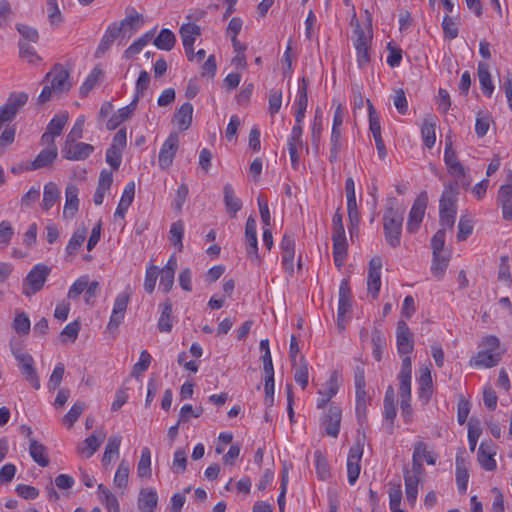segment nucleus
<instances>
[{"instance_id": "obj_7", "label": "nucleus", "mask_w": 512, "mask_h": 512, "mask_svg": "<svg viewBox=\"0 0 512 512\" xmlns=\"http://www.w3.org/2000/svg\"><path fill=\"white\" fill-rule=\"evenodd\" d=\"M427 207V196L422 192L414 201L409 212L406 229L413 234L419 230Z\"/></svg>"}, {"instance_id": "obj_6", "label": "nucleus", "mask_w": 512, "mask_h": 512, "mask_svg": "<svg viewBox=\"0 0 512 512\" xmlns=\"http://www.w3.org/2000/svg\"><path fill=\"white\" fill-rule=\"evenodd\" d=\"M444 162L450 175L456 179L455 182H460L463 186L468 187L470 181L465 180V169L463 165L458 161L457 155L452 149L451 141H446L445 143Z\"/></svg>"}, {"instance_id": "obj_24", "label": "nucleus", "mask_w": 512, "mask_h": 512, "mask_svg": "<svg viewBox=\"0 0 512 512\" xmlns=\"http://www.w3.org/2000/svg\"><path fill=\"white\" fill-rule=\"evenodd\" d=\"M137 104L131 101V103L123 108H120L115 114H113L106 123L108 130H115L122 122L128 120L136 109Z\"/></svg>"}, {"instance_id": "obj_15", "label": "nucleus", "mask_w": 512, "mask_h": 512, "mask_svg": "<svg viewBox=\"0 0 512 512\" xmlns=\"http://www.w3.org/2000/svg\"><path fill=\"white\" fill-rule=\"evenodd\" d=\"M342 410L339 406L331 405L327 414L324 416L322 423L325 427L327 435L337 437L340 431Z\"/></svg>"}, {"instance_id": "obj_17", "label": "nucleus", "mask_w": 512, "mask_h": 512, "mask_svg": "<svg viewBox=\"0 0 512 512\" xmlns=\"http://www.w3.org/2000/svg\"><path fill=\"white\" fill-rule=\"evenodd\" d=\"M176 269L177 259L173 255L169 258L166 265L161 270H159L160 288L163 290V292L168 293L172 289Z\"/></svg>"}, {"instance_id": "obj_54", "label": "nucleus", "mask_w": 512, "mask_h": 512, "mask_svg": "<svg viewBox=\"0 0 512 512\" xmlns=\"http://www.w3.org/2000/svg\"><path fill=\"white\" fill-rule=\"evenodd\" d=\"M368 113H369V130L373 135V138L381 136V125L376 110L369 99H367Z\"/></svg>"}, {"instance_id": "obj_59", "label": "nucleus", "mask_w": 512, "mask_h": 512, "mask_svg": "<svg viewBox=\"0 0 512 512\" xmlns=\"http://www.w3.org/2000/svg\"><path fill=\"white\" fill-rule=\"evenodd\" d=\"M129 477V463L122 460L119 464L117 471L114 476V484L119 488H125L127 486Z\"/></svg>"}, {"instance_id": "obj_5", "label": "nucleus", "mask_w": 512, "mask_h": 512, "mask_svg": "<svg viewBox=\"0 0 512 512\" xmlns=\"http://www.w3.org/2000/svg\"><path fill=\"white\" fill-rule=\"evenodd\" d=\"M28 101V94L25 92L11 93L6 103L0 107V129L2 126L14 120L19 109Z\"/></svg>"}, {"instance_id": "obj_34", "label": "nucleus", "mask_w": 512, "mask_h": 512, "mask_svg": "<svg viewBox=\"0 0 512 512\" xmlns=\"http://www.w3.org/2000/svg\"><path fill=\"white\" fill-rule=\"evenodd\" d=\"M224 203L232 217H236V213L241 209L242 202L235 196L234 189L231 184L227 183L223 188Z\"/></svg>"}, {"instance_id": "obj_32", "label": "nucleus", "mask_w": 512, "mask_h": 512, "mask_svg": "<svg viewBox=\"0 0 512 512\" xmlns=\"http://www.w3.org/2000/svg\"><path fill=\"white\" fill-rule=\"evenodd\" d=\"M60 191L54 182H48L44 186L43 199L41 207L43 210H50L53 205L59 200Z\"/></svg>"}, {"instance_id": "obj_41", "label": "nucleus", "mask_w": 512, "mask_h": 512, "mask_svg": "<svg viewBox=\"0 0 512 512\" xmlns=\"http://www.w3.org/2000/svg\"><path fill=\"white\" fill-rule=\"evenodd\" d=\"M184 235V223L182 220H178L172 223L169 230V241L170 243L181 251L183 248L182 239Z\"/></svg>"}, {"instance_id": "obj_8", "label": "nucleus", "mask_w": 512, "mask_h": 512, "mask_svg": "<svg viewBox=\"0 0 512 512\" xmlns=\"http://www.w3.org/2000/svg\"><path fill=\"white\" fill-rule=\"evenodd\" d=\"M179 147V137L177 133H171L163 143L158 157V163L161 169H168L174 160Z\"/></svg>"}, {"instance_id": "obj_26", "label": "nucleus", "mask_w": 512, "mask_h": 512, "mask_svg": "<svg viewBox=\"0 0 512 512\" xmlns=\"http://www.w3.org/2000/svg\"><path fill=\"white\" fill-rule=\"evenodd\" d=\"M192 115H193V106L189 102H185L177 110V112L174 115V118L178 125V128L181 131H185L191 126Z\"/></svg>"}, {"instance_id": "obj_42", "label": "nucleus", "mask_w": 512, "mask_h": 512, "mask_svg": "<svg viewBox=\"0 0 512 512\" xmlns=\"http://www.w3.org/2000/svg\"><path fill=\"white\" fill-rule=\"evenodd\" d=\"M369 402L370 397L365 389L356 390V416L359 422L365 420Z\"/></svg>"}, {"instance_id": "obj_19", "label": "nucleus", "mask_w": 512, "mask_h": 512, "mask_svg": "<svg viewBox=\"0 0 512 512\" xmlns=\"http://www.w3.org/2000/svg\"><path fill=\"white\" fill-rule=\"evenodd\" d=\"M19 367L26 380L30 382L33 388L38 390L40 388V380L34 369V359L30 354L21 356L18 360Z\"/></svg>"}, {"instance_id": "obj_43", "label": "nucleus", "mask_w": 512, "mask_h": 512, "mask_svg": "<svg viewBox=\"0 0 512 512\" xmlns=\"http://www.w3.org/2000/svg\"><path fill=\"white\" fill-rule=\"evenodd\" d=\"M245 249H246V256L247 258L256 263L257 265H260L262 263V258L260 257L258 253V240L257 235L252 236H246L245 237Z\"/></svg>"}, {"instance_id": "obj_57", "label": "nucleus", "mask_w": 512, "mask_h": 512, "mask_svg": "<svg viewBox=\"0 0 512 512\" xmlns=\"http://www.w3.org/2000/svg\"><path fill=\"white\" fill-rule=\"evenodd\" d=\"M323 131L322 126V113L319 109L315 112V117L312 125V131H311V138H312V145L318 149L320 140H321V134Z\"/></svg>"}, {"instance_id": "obj_2", "label": "nucleus", "mask_w": 512, "mask_h": 512, "mask_svg": "<svg viewBox=\"0 0 512 512\" xmlns=\"http://www.w3.org/2000/svg\"><path fill=\"white\" fill-rule=\"evenodd\" d=\"M405 209L398 206L397 199L390 197L386 201L383 214V229L386 242L393 248L400 245Z\"/></svg>"}, {"instance_id": "obj_58", "label": "nucleus", "mask_w": 512, "mask_h": 512, "mask_svg": "<svg viewBox=\"0 0 512 512\" xmlns=\"http://www.w3.org/2000/svg\"><path fill=\"white\" fill-rule=\"evenodd\" d=\"M316 472L321 480H325L330 475L329 464L320 451L314 453Z\"/></svg>"}, {"instance_id": "obj_44", "label": "nucleus", "mask_w": 512, "mask_h": 512, "mask_svg": "<svg viewBox=\"0 0 512 512\" xmlns=\"http://www.w3.org/2000/svg\"><path fill=\"white\" fill-rule=\"evenodd\" d=\"M137 473L139 477H151V452L148 447L141 450V457L137 465Z\"/></svg>"}, {"instance_id": "obj_31", "label": "nucleus", "mask_w": 512, "mask_h": 512, "mask_svg": "<svg viewBox=\"0 0 512 512\" xmlns=\"http://www.w3.org/2000/svg\"><path fill=\"white\" fill-rule=\"evenodd\" d=\"M333 241V258L337 267L344 264L347 255V240L345 236H332Z\"/></svg>"}, {"instance_id": "obj_28", "label": "nucleus", "mask_w": 512, "mask_h": 512, "mask_svg": "<svg viewBox=\"0 0 512 512\" xmlns=\"http://www.w3.org/2000/svg\"><path fill=\"white\" fill-rule=\"evenodd\" d=\"M104 439L105 434H99V436H97L93 433L78 447L79 453L85 458H90L97 451Z\"/></svg>"}, {"instance_id": "obj_12", "label": "nucleus", "mask_w": 512, "mask_h": 512, "mask_svg": "<svg viewBox=\"0 0 512 512\" xmlns=\"http://www.w3.org/2000/svg\"><path fill=\"white\" fill-rule=\"evenodd\" d=\"M397 351L400 355H409L414 348L413 335L407 323L400 320L396 329Z\"/></svg>"}, {"instance_id": "obj_56", "label": "nucleus", "mask_w": 512, "mask_h": 512, "mask_svg": "<svg viewBox=\"0 0 512 512\" xmlns=\"http://www.w3.org/2000/svg\"><path fill=\"white\" fill-rule=\"evenodd\" d=\"M142 24L141 16L138 13H133L130 15H127L120 23L119 25L123 27L124 32H129L130 34L135 33Z\"/></svg>"}, {"instance_id": "obj_45", "label": "nucleus", "mask_w": 512, "mask_h": 512, "mask_svg": "<svg viewBox=\"0 0 512 512\" xmlns=\"http://www.w3.org/2000/svg\"><path fill=\"white\" fill-rule=\"evenodd\" d=\"M343 147L341 131H331L329 161L335 163L339 159L340 151Z\"/></svg>"}, {"instance_id": "obj_46", "label": "nucleus", "mask_w": 512, "mask_h": 512, "mask_svg": "<svg viewBox=\"0 0 512 512\" xmlns=\"http://www.w3.org/2000/svg\"><path fill=\"white\" fill-rule=\"evenodd\" d=\"M68 117L69 116L66 111L57 113L56 115H54V117L48 123L46 130L56 136H60L63 131L64 126L66 125V123L68 121Z\"/></svg>"}, {"instance_id": "obj_33", "label": "nucleus", "mask_w": 512, "mask_h": 512, "mask_svg": "<svg viewBox=\"0 0 512 512\" xmlns=\"http://www.w3.org/2000/svg\"><path fill=\"white\" fill-rule=\"evenodd\" d=\"M477 74L483 94L486 95L487 97H491L494 91V85L491 80L488 65L486 63L480 62L478 64Z\"/></svg>"}, {"instance_id": "obj_47", "label": "nucleus", "mask_w": 512, "mask_h": 512, "mask_svg": "<svg viewBox=\"0 0 512 512\" xmlns=\"http://www.w3.org/2000/svg\"><path fill=\"white\" fill-rule=\"evenodd\" d=\"M339 386V375L337 371H334L331 373L323 388L318 391V394L325 395L329 399H332L338 393Z\"/></svg>"}, {"instance_id": "obj_53", "label": "nucleus", "mask_w": 512, "mask_h": 512, "mask_svg": "<svg viewBox=\"0 0 512 512\" xmlns=\"http://www.w3.org/2000/svg\"><path fill=\"white\" fill-rule=\"evenodd\" d=\"M85 407V403L80 401L76 402L67 412V414L64 415L62 419L63 424L66 425L68 428H71L74 425V423L78 420L80 415L83 413Z\"/></svg>"}, {"instance_id": "obj_18", "label": "nucleus", "mask_w": 512, "mask_h": 512, "mask_svg": "<svg viewBox=\"0 0 512 512\" xmlns=\"http://www.w3.org/2000/svg\"><path fill=\"white\" fill-rule=\"evenodd\" d=\"M456 482L461 494L466 493L469 481L468 462L462 454H458L455 459Z\"/></svg>"}, {"instance_id": "obj_38", "label": "nucleus", "mask_w": 512, "mask_h": 512, "mask_svg": "<svg viewBox=\"0 0 512 512\" xmlns=\"http://www.w3.org/2000/svg\"><path fill=\"white\" fill-rule=\"evenodd\" d=\"M154 30L146 32L144 35H142L140 38H138L136 41H134L124 52V57L126 58H132L152 40L154 37Z\"/></svg>"}, {"instance_id": "obj_64", "label": "nucleus", "mask_w": 512, "mask_h": 512, "mask_svg": "<svg viewBox=\"0 0 512 512\" xmlns=\"http://www.w3.org/2000/svg\"><path fill=\"white\" fill-rule=\"evenodd\" d=\"M187 466V455L182 449H178L174 453V459L172 464V471L174 473H183Z\"/></svg>"}, {"instance_id": "obj_63", "label": "nucleus", "mask_w": 512, "mask_h": 512, "mask_svg": "<svg viewBox=\"0 0 512 512\" xmlns=\"http://www.w3.org/2000/svg\"><path fill=\"white\" fill-rule=\"evenodd\" d=\"M64 372H65L64 364L58 363L55 366L52 374L50 375V378H49V381H48V384H47L48 389L50 391H54V390H56L60 386L61 381L63 379Z\"/></svg>"}, {"instance_id": "obj_25", "label": "nucleus", "mask_w": 512, "mask_h": 512, "mask_svg": "<svg viewBox=\"0 0 512 512\" xmlns=\"http://www.w3.org/2000/svg\"><path fill=\"white\" fill-rule=\"evenodd\" d=\"M158 503V495L154 489H142L138 499V507L142 512H153Z\"/></svg>"}, {"instance_id": "obj_20", "label": "nucleus", "mask_w": 512, "mask_h": 512, "mask_svg": "<svg viewBox=\"0 0 512 512\" xmlns=\"http://www.w3.org/2000/svg\"><path fill=\"white\" fill-rule=\"evenodd\" d=\"M502 358V352H488L481 350L471 360L473 367L492 368L496 366Z\"/></svg>"}, {"instance_id": "obj_48", "label": "nucleus", "mask_w": 512, "mask_h": 512, "mask_svg": "<svg viewBox=\"0 0 512 512\" xmlns=\"http://www.w3.org/2000/svg\"><path fill=\"white\" fill-rule=\"evenodd\" d=\"M102 76L103 71L99 67H95L80 87L81 96H86L95 87Z\"/></svg>"}, {"instance_id": "obj_62", "label": "nucleus", "mask_w": 512, "mask_h": 512, "mask_svg": "<svg viewBox=\"0 0 512 512\" xmlns=\"http://www.w3.org/2000/svg\"><path fill=\"white\" fill-rule=\"evenodd\" d=\"M158 275L159 269L157 266L150 265L147 267L144 279V289L147 293L151 294L154 291Z\"/></svg>"}, {"instance_id": "obj_50", "label": "nucleus", "mask_w": 512, "mask_h": 512, "mask_svg": "<svg viewBox=\"0 0 512 512\" xmlns=\"http://www.w3.org/2000/svg\"><path fill=\"white\" fill-rule=\"evenodd\" d=\"M81 329L80 322L75 320L67 324L60 333V340L62 343L71 342L74 343L78 337Z\"/></svg>"}, {"instance_id": "obj_23", "label": "nucleus", "mask_w": 512, "mask_h": 512, "mask_svg": "<svg viewBox=\"0 0 512 512\" xmlns=\"http://www.w3.org/2000/svg\"><path fill=\"white\" fill-rule=\"evenodd\" d=\"M161 314L158 319L157 328L162 333H169L173 327L174 317L172 315V303L166 299L161 305Z\"/></svg>"}, {"instance_id": "obj_60", "label": "nucleus", "mask_w": 512, "mask_h": 512, "mask_svg": "<svg viewBox=\"0 0 512 512\" xmlns=\"http://www.w3.org/2000/svg\"><path fill=\"white\" fill-rule=\"evenodd\" d=\"M84 123H85V117L84 116H79L76 119L72 129L70 130V132L66 136V140H65L64 144H70V143H73V142H77L79 139L82 138Z\"/></svg>"}, {"instance_id": "obj_27", "label": "nucleus", "mask_w": 512, "mask_h": 512, "mask_svg": "<svg viewBox=\"0 0 512 512\" xmlns=\"http://www.w3.org/2000/svg\"><path fill=\"white\" fill-rule=\"evenodd\" d=\"M435 130H436L435 117L434 116L426 117L424 119L422 127H421V136H422L425 146L428 149H431L435 145V141H436Z\"/></svg>"}, {"instance_id": "obj_30", "label": "nucleus", "mask_w": 512, "mask_h": 512, "mask_svg": "<svg viewBox=\"0 0 512 512\" xmlns=\"http://www.w3.org/2000/svg\"><path fill=\"white\" fill-rule=\"evenodd\" d=\"M29 453L32 459L41 467H47L49 465V458L47 454V448L36 441L35 439L30 440Z\"/></svg>"}, {"instance_id": "obj_9", "label": "nucleus", "mask_w": 512, "mask_h": 512, "mask_svg": "<svg viewBox=\"0 0 512 512\" xmlns=\"http://www.w3.org/2000/svg\"><path fill=\"white\" fill-rule=\"evenodd\" d=\"M183 47L186 53V56L189 61L194 60V48L193 45L196 39L201 35V28L197 24L194 23H186L180 27L179 30Z\"/></svg>"}, {"instance_id": "obj_61", "label": "nucleus", "mask_w": 512, "mask_h": 512, "mask_svg": "<svg viewBox=\"0 0 512 512\" xmlns=\"http://www.w3.org/2000/svg\"><path fill=\"white\" fill-rule=\"evenodd\" d=\"M20 57L30 64H36L41 61V58L36 53L33 46L20 41L19 42Z\"/></svg>"}, {"instance_id": "obj_52", "label": "nucleus", "mask_w": 512, "mask_h": 512, "mask_svg": "<svg viewBox=\"0 0 512 512\" xmlns=\"http://www.w3.org/2000/svg\"><path fill=\"white\" fill-rule=\"evenodd\" d=\"M30 326V319L25 312L16 314L12 323V327L16 333L19 335H28L30 332Z\"/></svg>"}, {"instance_id": "obj_39", "label": "nucleus", "mask_w": 512, "mask_h": 512, "mask_svg": "<svg viewBox=\"0 0 512 512\" xmlns=\"http://www.w3.org/2000/svg\"><path fill=\"white\" fill-rule=\"evenodd\" d=\"M175 43L176 37L174 33L169 29H162L158 36L154 39V45L158 49L165 51L172 50Z\"/></svg>"}, {"instance_id": "obj_55", "label": "nucleus", "mask_w": 512, "mask_h": 512, "mask_svg": "<svg viewBox=\"0 0 512 512\" xmlns=\"http://www.w3.org/2000/svg\"><path fill=\"white\" fill-rule=\"evenodd\" d=\"M150 84V75L147 71L142 70L139 74V77L136 81L135 87V96L133 98L134 103H138L139 99L144 95V92L147 90Z\"/></svg>"}, {"instance_id": "obj_10", "label": "nucleus", "mask_w": 512, "mask_h": 512, "mask_svg": "<svg viewBox=\"0 0 512 512\" xmlns=\"http://www.w3.org/2000/svg\"><path fill=\"white\" fill-rule=\"evenodd\" d=\"M381 268L382 259L378 256L373 257L368 267L367 289L374 299L378 297L381 288Z\"/></svg>"}, {"instance_id": "obj_14", "label": "nucleus", "mask_w": 512, "mask_h": 512, "mask_svg": "<svg viewBox=\"0 0 512 512\" xmlns=\"http://www.w3.org/2000/svg\"><path fill=\"white\" fill-rule=\"evenodd\" d=\"M457 185V182H454L445 186L439 203V212H457L456 204L459 195Z\"/></svg>"}, {"instance_id": "obj_22", "label": "nucleus", "mask_w": 512, "mask_h": 512, "mask_svg": "<svg viewBox=\"0 0 512 512\" xmlns=\"http://www.w3.org/2000/svg\"><path fill=\"white\" fill-rule=\"evenodd\" d=\"M308 81L305 77L301 78L298 85V96L296 101L297 111L295 114L296 123H302L308 104L307 96Z\"/></svg>"}, {"instance_id": "obj_51", "label": "nucleus", "mask_w": 512, "mask_h": 512, "mask_svg": "<svg viewBox=\"0 0 512 512\" xmlns=\"http://www.w3.org/2000/svg\"><path fill=\"white\" fill-rule=\"evenodd\" d=\"M405 494H406V500L409 503V505L414 506L417 500L418 495V484L419 479H416V477H405Z\"/></svg>"}, {"instance_id": "obj_29", "label": "nucleus", "mask_w": 512, "mask_h": 512, "mask_svg": "<svg viewBox=\"0 0 512 512\" xmlns=\"http://www.w3.org/2000/svg\"><path fill=\"white\" fill-rule=\"evenodd\" d=\"M495 452L486 445L485 443H481L478 449V462L481 467L486 471H493L496 469V461L494 459Z\"/></svg>"}, {"instance_id": "obj_1", "label": "nucleus", "mask_w": 512, "mask_h": 512, "mask_svg": "<svg viewBox=\"0 0 512 512\" xmlns=\"http://www.w3.org/2000/svg\"><path fill=\"white\" fill-rule=\"evenodd\" d=\"M42 82L45 85L38 96L39 104H44L54 97L67 95L73 87L69 71L60 63L52 67Z\"/></svg>"}, {"instance_id": "obj_21", "label": "nucleus", "mask_w": 512, "mask_h": 512, "mask_svg": "<svg viewBox=\"0 0 512 512\" xmlns=\"http://www.w3.org/2000/svg\"><path fill=\"white\" fill-rule=\"evenodd\" d=\"M135 196V183L133 181L127 183L124 188L121 199L114 213L115 220L117 218L124 219L128 208L131 206Z\"/></svg>"}, {"instance_id": "obj_37", "label": "nucleus", "mask_w": 512, "mask_h": 512, "mask_svg": "<svg viewBox=\"0 0 512 512\" xmlns=\"http://www.w3.org/2000/svg\"><path fill=\"white\" fill-rule=\"evenodd\" d=\"M87 236V229L85 227H79L72 234L67 246L66 253L69 256L76 254L78 249L82 246Z\"/></svg>"}, {"instance_id": "obj_13", "label": "nucleus", "mask_w": 512, "mask_h": 512, "mask_svg": "<svg viewBox=\"0 0 512 512\" xmlns=\"http://www.w3.org/2000/svg\"><path fill=\"white\" fill-rule=\"evenodd\" d=\"M418 384V397L423 404H427L430 401L433 392L431 364L423 365L419 368Z\"/></svg>"}, {"instance_id": "obj_36", "label": "nucleus", "mask_w": 512, "mask_h": 512, "mask_svg": "<svg viewBox=\"0 0 512 512\" xmlns=\"http://www.w3.org/2000/svg\"><path fill=\"white\" fill-rule=\"evenodd\" d=\"M56 146L43 149L31 164V169L36 170L50 165L57 157Z\"/></svg>"}, {"instance_id": "obj_3", "label": "nucleus", "mask_w": 512, "mask_h": 512, "mask_svg": "<svg viewBox=\"0 0 512 512\" xmlns=\"http://www.w3.org/2000/svg\"><path fill=\"white\" fill-rule=\"evenodd\" d=\"M50 272L51 268L45 264L35 265L23 280L22 293L30 297L39 292L43 288Z\"/></svg>"}, {"instance_id": "obj_4", "label": "nucleus", "mask_w": 512, "mask_h": 512, "mask_svg": "<svg viewBox=\"0 0 512 512\" xmlns=\"http://www.w3.org/2000/svg\"><path fill=\"white\" fill-rule=\"evenodd\" d=\"M365 444V436H358L355 443L349 450L347 457V475L350 485H354L360 474V461L363 456V448Z\"/></svg>"}, {"instance_id": "obj_35", "label": "nucleus", "mask_w": 512, "mask_h": 512, "mask_svg": "<svg viewBox=\"0 0 512 512\" xmlns=\"http://www.w3.org/2000/svg\"><path fill=\"white\" fill-rule=\"evenodd\" d=\"M424 452V446L421 444H414V451L412 456V469L406 470L404 473L405 477H416L420 480V477L424 471L422 460H420V453Z\"/></svg>"}, {"instance_id": "obj_40", "label": "nucleus", "mask_w": 512, "mask_h": 512, "mask_svg": "<svg viewBox=\"0 0 512 512\" xmlns=\"http://www.w3.org/2000/svg\"><path fill=\"white\" fill-rule=\"evenodd\" d=\"M98 495L110 512H118L119 503L114 494L103 484L98 485Z\"/></svg>"}, {"instance_id": "obj_11", "label": "nucleus", "mask_w": 512, "mask_h": 512, "mask_svg": "<svg viewBox=\"0 0 512 512\" xmlns=\"http://www.w3.org/2000/svg\"><path fill=\"white\" fill-rule=\"evenodd\" d=\"M94 146L84 142H73L64 144L62 155L67 160L82 161L87 159L93 152Z\"/></svg>"}, {"instance_id": "obj_49", "label": "nucleus", "mask_w": 512, "mask_h": 512, "mask_svg": "<svg viewBox=\"0 0 512 512\" xmlns=\"http://www.w3.org/2000/svg\"><path fill=\"white\" fill-rule=\"evenodd\" d=\"M449 258L443 255V252L433 254V260L431 265L432 274L440 279L448 266Z\"/></svg>"}, {"instance_id": "obj_16", "label": "nucleus", "mask_w": 512, "mask_h": 512, "mask_svg": "<svg viewBox=\"0 0 512 512\" xmlns=\"http://www.w3.org/2000/svg\"><path fill=\"white\" fill-rule=\"evenodd\" d=\"M79 189L74 184L67 185L65 189V205L63 209V218L71 219L75 216L79 209L78 199Z\"/></svg>"}]
</instances>
